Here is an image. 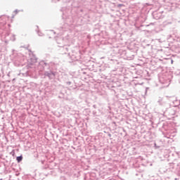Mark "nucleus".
Segmentation results:
<instances>
[{
	"instance_id": "1",
	"label": "nucleus",
	"mask_w": 180,
	"mask_h": 180,
	"mask_svg": "<svg viewBox=\"0 0 180 180\" xmlns=\"http://www.w3.org/2000/svg\"><path fill=\"white\" fill-rule=\"evenodd\" d=\"M37 70L39 72H44V78L47 77L49 79H54L57 75V72L53 69V63H49L44 60H41L37 65Z\"/></svg>"
},
{
	"instance_id": "2",
	"label": "nucleus",
	"mask_w": 180,
	"mask_h": 180,
	"mask_svg": "<svg viewBox=\"0 0 180 180\" xmlns=\"http://www.w3.org/2000/svg\"><path fill=\"white\" fill-rule=\"evenodd\" d=\"M171 78H172L171 75L163 73L159 77V81L160 84H162L165 88H167V86H169V84H171Z\"/></svg>"
},
{
	"instance_id": "3",
	"label": "nucleus",
	"mask_w": 180,
	"mask_h": 180,
	"mask_svg": "<svg viewBox=\"0 0 180 180\" xmlns=\"http://www.w3.org/2000/svg\"><path fill=\"white\" fill-rule=\"evenodd\" d=\"M56 42L58 44H60L59 47H63L65 54H67L68 53V46L64 45V39L63 38H58L56 39Z\"/></svg>"
},
{
	"instance_id": "4",
	"label": "nucleus",
	"mask_w": 180,
	"mask_h": 180,
	"mask_svg": "<svg viewBox=\"0 0 180 180\" xmlns=\"http://www.w3.org/2000/svg\"><path fill=\"white\" fill-rule=\"evenodd\" d=\"M164 13V11H155L153 13V19H155L156 20H158L160 19L164 18V15H162Z\"/></svg>"
},
{
	"instance_id": "5",
	"label": "nucleus",
	"mask_w": 180,
	"mask_h": 180,
	"mask_svg": "<svg viewBox=\"0 0 180 180\" xmlns=\"http://www.w3.org/2000/svg\"><path fill=\"white\" fill-rule=\"evenodd\" d=\"M9 19V17L7 15H1L0 16V29H4V26L6 25V20Z\"/></svg>"
},
{
	"instance_id": "6",
	"label": "nucleus",
	"mask_w": 180,
	"mask_h": 180,
	"mask_svg": "<svg viewBox=\"0 0 180 180\" xmlns=\"http://www.w3.org/2000/svg\"><path fill=\"white\" fill-rule=\"evenodd\" d=\"M68 54L73 61L78 60V53H77V52L72 51L71 52H69Z\"/></svg>"
},
{
	"instance_id": "7",
	"label": "nucleus",
	"mask_w": 180,
	"mask_h": 180,
	"mask_svg": "<svg viewBox=\"0 0 180 180\" xmlns=\"http://www.w3.org/2000/svg\"><path fill=\"white\" fill-rule=\"evenodd\" d=\"M165 113L169 116H174L175 115V110H172V108H169Z\"/></svg>"
},
{
	"instance_id": "8",
	"label": "nucleus",
	"mask_w": 180,
	"mask_h": 180,
	"mask_svg": "<svg viewBox=\"0 0 180 180\" xmlns=\"http://www.w3.org/2000/svg\"><path fill=\"white\" fill-rule=\"evenodd\" d=\"M22 160H23V156L22 155L16 158V161L18 162H21Z\"/></svg>"
},
{
	"instance_id": "9",
	"label": "nucleus",
	"mask_w": 180,
	"mask_h": 180,
	"mask_svg": "<svg viewBox=\"0 0 180 180\" xmlns=\"http://www.w3.org/2000/svg\"><path fill=\"white\" fill-rule=\"evenodd\" d=\"M173 103L175 105V106H179L180 105V100H175Z\"/></svg>"
},
{
	"instance_id": "10",
	"label": "nucleus",
	"mask_w": 180,
	"mask_h": 180,
	"mask_svg": "<svg viewBox=\"0 0 180 180\" xmlns=\"http://www.w3.org/2000/svg\"><path fill=\"white\" fill-rule=\"evenodd\" d=\"M66 23L68 25H70L72 23V22H71V20H70V18H66V20H65Z\"/></svg>"
},
{
	"instance_id": "11",
	"label": "nucleus",
	"mask_w": 180,
	"mask_h": 180,
	"mask_svg": "<svg viewBox=\"0 0 180 180\" xmlns=\"http://www.w3.org/2000/svg\"><path fill=\"white\" fill-rule=\"evenodd\" d=\"M158 103H159V105H162V98L159 97Z\"/></svg>"
},
{
	"instance_id": "12",
	"label": "nucleus",
	"mask_w": 180,
	"mask_h": 180,
	"mask_svg": "<svg viewBox=\"0 0 180 180\" xmlns=\"http://www.w3.org/2000/svg\"><path fill=\"white\" fill-rule=\"evenodd\" d=\"M5 77V75H4V72H2V70H1L0 71V79H1V78H4Z\"/></svg>"
},
{
	"instance_id": "13",
	"label": "nucleus",
	"mask_w": 180,
	"mask_h": 180,
	"mask_svg": "<svg viewBox=\"0 0 180 180\" xmlns=\"http://www.w3.org/2000/svg\"><path fill=\"white\" fill-rule=\"evenodd\" d=\"M37 33L38 36H39V37L43 36V33L40 32V31H37Z\"/></svg>"
},
{
	"instance_id": "14",
	"label": "nucleus",
	"mask_w": 180,
	"mask_h": 180,
	"mask_svg": "<svg viewBox=\"0 0 180 180\" xmlns=\"http://www.w3.org/2000/svg\"><path fill=\"white\" fill-rule=\"evenodd\" d=\"M3 47H4V45L2 44H0V51H2Z\"/></svg>"
},
{
	"instance_id": "15",
	"label": "nucleus",
	"mask_w": 180,
	"mask_h": 180,
	"mask_svg": "<svg viewBox=\"0 0 180 180\" xmlns=\"http://www.w3.org/2000/svg\"><path fill=\"white\" fill-rule=\"evenodd\" d=\"M14 12L15 13V15H17V13H19V12H20V11L16 9L14 11Z\"/></svg>"
},
{
	"instance_id": "16",
	"label": "nucleus",
	"mask_w": 180,
	"mask_h": 180,
	"mask_svg": "<svg viewBox=\"0 0 180 180\" xmlns=\"http://www.w3.org/2000/svg\"><path fill=\"white\" fill-rule=\"evenodd\" d=\"M60 31L63 30V32H65V29L64 28V27H61L60 28Z\"/></svg>"
},
{
	"instance_id": "17",
	"label": "nucleus",
	"mask_w": 180,
	"mask_h": 180,
	"mask_svg": "<svg viewBox=\"0 0 180 180\" xmlns=\"http://www.w3.org/2000/svg\"><path fill=\"white\" fill-rule=\"evenodd\" d=\"M15 40H16V38H15V35L13 34V39H12V41H15Z\"/></svg>"
},
{
	"instance_id": "18",
	"label": "nucleus",
	"mask_w": 180,
	"mask_h": 180,
	"mask_svg": "<svg viewBox=\"0 0 180 180\" xmlns=\"http://www.w3.org/2000/svg\"><path fill=\"white\" fill-rule=\"evenodd\" d=\"M66 84L68 85V86L71 85V82H67Z\"/></svg>"
},
{
	"instance_id": "19",
	"label": "nucleus",
	"mask_w": 180,
	"mask_h": 180,
	"mask_svg": "<svg viewBox=\"0 0 180 180\" xmlns=\"http://www.w3.org/2000/svg\"><path fill=\"white\" fill-rule=\"evenodd\" d=\"M70 1H71V0H63V1L65 3L70 2Z\"/></svg>"
},
{
	"instance_id": "20",
	"label": "nucleus",
	"mask_w": 180,
	"mask_h": 180,
	"mask_svg": "<svg viewBox=\"0 0 180 180\" xmlns=\"http://www.w3.org/2000/svg\"><path fill=\"white\" fill-rule=\"evenodd\" d=\"M108 137H112V134L110 133L108 134Z\"/></svg>"
},
{
	"instance_id": "21",
	"label": "nucleus",
	"mask_w": 180,
	"mask_h": 180,
	"mask_svg": "<svg viewBox=\"0 0 180 180\" xmlns=\"http://www.w3.org/2000/svg\"><path fill=\"white\" fill-rule=\"evenodd\" d=\"M6 77H11V72H8L6 75Z\"/></svg>"
},
{
	"instance_id": "22",
	"label": "nucleus",
	"mask_w": 180,
	"mask_h": 180,
	"mask_svg": "<svg viewBox=\"0 0 180 180\" xmlns=\"http://www.w3.org/2000/svg\"><path fill=\"white\" fill-rule=\"evenodd\" d=\"M51 32H53V34H56V32H54L53 30H51Z\"/></svg>"
},
{
	"instance_id": "23",
	"label": "nucleus",
	"mask_w": 180,
	"mask_h": 180,
	"mask_svg": "<svg viewBox=\"0 0 180 180\" xmlns=\"http://www.w3.org/2000/svg\"><path fill=\"white\" fill-rule=\"evenodd\" d=\"M154 146H155V147H157V143H155Z\"/></svg>"
},
{
	"instance_id": "24",
	"label": "nucleus",
	"mask_w": 180,
	"mask_h": 180,
	"mask_svg": "<svg viewBox=\"0 0 180 180\" xmlns=\"http://www.w3.org/2000/svg\"><path fill=\"white\" fill-rule=\"evenodd\" d=\"M172 22H168V25H171Z\"/></svg>"
},
{
	"instance_id": "25",
	"label": "nucleus",
	"mask_w": 180,
	"mask_h": 180,
	"mask_svg": "<svg viewBox=\"0 0 180 180\" xmlns=\"http://www.w3.org/2000/svg\"><path fill=\"white\" fill-rule=\"evenodd\" d=\"M60 34H63V32H60Z\"/></svg>"
},
{
	"instance_id": "26",
	"label": "nucleus",
	"mask_w": 180,
	"mask_h": 180,
	"mask_svg": "<svg viewBox=\"0 0 180 180\" xmlns=\"http://www.w3.org/2000/svg\"><path fill=\"white\" fill-rule=\"evenodd\" d=\"M119 6H122V4H120Z\"/></svg>"
},
{
	"instance_id": "27",
	"label": "nucleus",
	"mask_w": 180,
	"mask_h": 180,
	"mask_svg": "<svg viewBox=\"0 0 180 180\" xmlns=\"http://www.w3.org/2000/svg\"><path fill=\"white\" fill-rule=\"evenodd\" d=\"M8 82H11V80H8Z\"/></svg>"
},
{
	"instance_id": "28",
	"label": "nucleus",
	"mask_w": 180,
	"mask_h": 180,
	"mask_svg": "<svg viewBox=\"0 0 180 180\" xmlns=\"http://www.w3.org/2000/svg\"><path fill=\"white\" fill-rule=\"evenodd\" d=\"M13 81H15V79H13Z\"/></svg>"
},
{
	"instance_id": "29",
	"label": "nucleus",
	"mask_w": 180,
	"mask_h": 180,
	"mask_svg": "<svg viewBox=\"0 0 180 180\" xmlns=\"http://www.w3.org/2000/svg\"><path fill=\"white\" fill-rule=\"evenodd\" d=\"M44 161H41V163L43 164Z\"/></svg>"
},
{
	"instance_id": "30",
	"label": "nucleus",
	"mask_w": 180,
	"mask_h": 180,
	"mask_svg": "<svg viewBox=\"0 0 180 180\" xmlns=\"http://www.w3.org/2000/svg\"><path fill=\"white\" fill-rule=\"evenodd\" d=\"M0 180H4L3 179H0Z\"/></svg>"
},
{
	"instance_id": "31",
	"label": "nucleus",
	"mask_w": 180,
	"mask_h": 180,
	"mask_svg": "<svg viewBox=\"0 0 180 180\" xmlns=\"http://www.w3.org/2000/svg\"><path fill=\"white\" fill-rule=\"evenodd\" d=\"M94 108H95V105H94Z\"/></svg>"
}]
</instances>
